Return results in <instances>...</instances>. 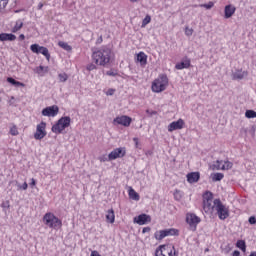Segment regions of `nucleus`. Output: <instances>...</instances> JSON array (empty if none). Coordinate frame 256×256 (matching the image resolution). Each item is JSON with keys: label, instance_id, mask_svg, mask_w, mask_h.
Wrapping results in <instances>:
<instances>
[{"label": "nucleus", "instance_id": "obj_1", "mask_svg": "<svg viewBox=\"0 0 256 256\" xmlns=\"http://www.w3.org/2000/svg\"><path fill=\"white\" fill-rule=\"evenodd\" d=\"M92 59L96 65L105 67L111 61V49L108 47H102L92 53Z\"/></svg>", "mask_w": 256, "mask_h": 256}, {"label": "nucleus", "instance_id": "obj_2", "mask_svg": "<svg viewBox=\"0 0 256 256\" xmlns=\"http://www.w3.org/2000/svg\"><path fill=\"white\" fill-rule=\"evenodd\" d=\"M43 223L46 227H49V229H55V231H59V229L63 227V221L51 212H47L43 216Z\"/></svg>", "mask_w": 256, "mask_h": 256}, {"label": "nucleus", "instance_id": "obj_3", "mask_svg": "<svg viewBox=\"0 0 256 256\" xmlns=\"http://www.w3.org/2000/svg\"><path fill=\"white\" fill-rule=\"evenodd\" d=\"M169 85V78H167V75L161 74L158 78H156L152 82V91L153 93H163L165 89H167Z\"/></svg>", "mask_w": 256, "mask_h": 256}, {"label": "nucleus", "instance_id": "obj_4", "mask_svg": "<svg viewBox=\"0 0 256 256\" xmlns=\"http://www.w3.org/2000/svg\"><path fill=\"white\" fill-rule=\"evenodd\" d=\"M203 209L208 215H213V211L217 209V204H215V200H213V193L206 192L203 195Z\"/></svg>", "mask_w": 256, "mask_h": 256}, {"label": "nucleus", "instance_id": "obj_5", "mask_svg": "<svg viewBox=\"0 0 256 256\" xmlns=\"http://www.w3.org/2000/svg\"><path fill=\"white\" fill-rule=\"evenodd\" d=\"M71 125V117L65 116L60 118L56 124L52 126V133H56L57 135L63 133L67 127Z\"/></svg>", "mask_w": 256, "mask_h": 256}, {"label": "nucleus", "instance_id": "obj_6", "mask_svg": "<svg viewBox=\"0 0 256 256\" xmlns=\"http://www.w3.org/2000/svg\"><path fill=\"white\" fill-rule=\"evenodd\" d=\"M155 256H179V253H177V249H175V246L171 244H166L160 245L156 249Z\"/></svg>", "mask_w": 256, "mask_h": 256}, {"label": "nucleus", "instance_id": "obj_7", "mask_svg": "<svg viewBox=\"0 0 256 256\" xmlns=\"http://www.w3.org/2000/svg\"><path fill=\"white\" fill-rule=\"evenodd\" d=\"M214 205H216L215 211L219 219H221V221H225V219L229 217V208L225 207V205H223V202H221L220 199H215Z\"/></svg>", "mask_w": 256, "mask_h": 256}, {"label": "nucleus", "instance_id": "obj_8", "mask_svg": "<svg viewBox=\"0 0 256 256\" xmlns=\"http://www.w3.org/2000/svg\"><path fill=\"white\" fill-rule=\"evenodd\" d=\"M173 235L177 237L179 235V230L175 228L160 230L155 232L154 237L157 241H163L165 237H171Z\"/></svg>", "mask_w": 256, "mask_h": 256}, {"label": "nucleus", "instance_id": "obj_9", "mask_svg": "<svg viewBox=\"0 0 256 256\" xmlns=\"http://www.w3.org/2000/svg\"><path fill=\"white\" fill-rule=\"evenodd\" d=\"M30 50L32 51V53H36L37 55L39 54L44 55L47 61L51 59V54H49V49H47V47L45 46H39V44H32L30 46Z\"/></svg>", "mask_w": 256, "mask_h": 256}, {"label": "nucleus", "instance_id": "obj_10", "mask_svg": "<svg viewBox=\"0 0 256 256\" xmlns=\"http://www.w3.org/2000/svg\"><path fill=\"white\" fill-rule=\"evenodd\" d=\"M47 127V123L41 122L36 127V132L34 134V139L37 141H41V139H44L47 136V131H45V128Z\"/></svg>", "mask_w": 256, "mask_h": 256}, {"label": "nucleus", "instance_id": "obj_11", "mask_svg": "<svg viewBox=\"0 0 256 256\" xmlns=\"http://www.w3.org/2000/svg\"><path fill=\"white\" fill-rule=\"evenodd\" d=\"M127 150L124 147L116 148L108 155L109 161H115V159H121L125 157Z\"/></svg>", "mask_w": 256, "mask_h": 256}, {"label": "nucleus", "instance_id": "obj_12", "mask_svg": "<svg viewBox=\"0 0 256 256\" xmlns=\"http://www.w3.org/2000/svg\"><path fill=\"white\" fill-rule=\"evenodd\" d=\"M58 114H59V106L57 105H52L42 110V115L44 117H57Z\"/></svg>", "mask_w": 256, "mask_h": 256}, {"label": "nucleus", "instance_id": "obj_13", "mask_svg": "<svg viewBox=\"0 0 256 256\" xmlns=\"http://www.w3.org/2000/svg\"><path fill=\"white\" fill-rule=\"evenodd\" d=\"M131 117L129 116H118L114 119V125H123V127H129L131 125Z\"/></svg>", "mask_w": 256, "mask_h": 256}, {"label": "nucleus", "instance_id": "obj_14", "mask_svg": "<svg viewBox=\"0 0 256 256\" xmlns=\"http://www.w3.org/2000/svg\"><path fill=\"white\" fill-rule=\"evenodd\" d=\"M185 127V121L183 119H178L177 121H174L169 124L168 126V131L172 133V131H177L179 129H183Z\"/></svg>", "mask_w": 256, "mask_h": 256}, {"label": "nucleus", "instance_id": "obj_15", "mask_svg": "<svg viewBox=\"0 0 256 256\" xmlns=\"http://www.w3.org/2000/svg\"><path fill=\"white\" fill-rule=\"evenodd\" d=\"M134 223H137V225H147V223H151V217L147 214H140L134 218Z\"/></svg>", "mask_w": 256, "mask_h": 256}, {"label": "nucleus", "instance_id": "obj_16", "mask_svg": "<svg viewBox=\"0 0 256 256\" xmlns=\"http://www.w3.org/2000/svg\"><path fill=\"white\" fill-rule=\"evenodd\" d=\"M186 222L188 223V225H190V227H197V225L201 223V218H199L195 214H189L186 217Z\"/></svg>", "mask_w": 256, "mask_h": 256}, {"label": "nucleus", "instance_id": "obj_17", "mask_svg": "<svg viewBox=\"0 0 256 256\" xmlns=\"http://www.w3.org/2000/svg\"><path fill=\"white\" fill-rule=\"evenodd\" d=\"M236 10H237V8H235V6H233L231 4L226 5L224 8L225 19H231V17H233V15H235Z\"/></svg>", "mask_w": 256, "mask_h": 256}, {"label": "nucleus", "instance_id": "obj_18", "mask_svg": "<svg viewBox=\"0 0 256 256\" xmlns=\"http://www.w3.org/2000/svg\"><path fill=\"white\" fill-rule=\"evenodd\" d=\"M188 183H197L201 179V174L199 172H190L186 175Z\"/></svg>", "mask_w": 256, "mask_h": 256}, {"label": "nucleus", "instance_id": "obj_19", "mask_svg": "<svg viewBox=\"0 0 256 256\" xmlns=\"http://www.w3.org/2000/svg\"><path fill=\"white\" fill-rule=\"evenodd\" d=\"M191 67V59L186 58L184 61L177 63L175 69H189Z\"/></svg>", "mask_w": 256, "mask_h": 256}, {"label": "nucleus", "instance_id": "obj_20", "mask_svg": "<svg viewBox=\"0 0 256 256\" xmlns=\"http://www.w3.org/2000/svg\"><path fill=\"white\" fill-rule=\"evenodd\" d=\"M247 75H249V73L247 71H243V70H237L233 75H232V79L234 80H241L244 77H247Z\"/></svg>", "mask_w": 256, "mask_h": 256}, {"label": "nucleus", "instance_id": "obj_21", "mask_svg": "<svg viewBox=\"0 0 256 256\" xmlns=\"http://www.w3.org/2000/svg\"><path fill=\"white\" fill-rule=\"evenodd\" d=\"M17 39V36L14 34H7V33H1L0 34V41H15Z\"/></svg>", "mask_w": 256, "mask_h": 256}, {"label": "nucleus", "instance_id": "obj_22", "mask_svg": "<svg viewBox=\"0 0 256 256\" xmlns=\"http://www.w3.org/2000/svg\"><path fill=\"white\" fill-rule=\"evenodd\" d=\"M106 221L107 223H115V211L113 209L107 211Z\"/></svg>", "mask_w": 256, "mask_h": 256}, {"label": "nucleus", "instance_id": "obj_23", "mask_svg": "<svg viewBox=\"0 0 256 256\" xmlns=\"http://www.w3.org/2000/svg\"><path fill=\"white\" fill-rule=\"evenodd\" d=\"M137 61H139L140 65H147V54L140 52L137 55Z\"/></svg>", "mask_w": 256, "mask_h": 256}, {"label": "nucleus", "instance_id": "obj_24", "mask_svg": "<svg viewBox=\"0 0 256 256\" xmlns=\"http://www.w3.org/2000/svg\"><path fill=\"white\" fill-rule=\"evenodd\" d=\"M128 195L129 197L133 200V201H139L140 197H139V193H137L134 189H132L131 187L128 190Z\"/></svg>", "mask_w": 256, "mask_h": 256}, {"label": "nucleus", "instance_id": "obj_25", "mask_svg": "<svg viewBox=\"0 0 256 256\" xmlns=\"http://www.w3.org/2000/svg\"><path fill=\"white\" fill-rule=\"evenodd\" d=\"M213 171H221L223 170V160H217L213 165H212Z\"/></svg>", "mask_w": 256, "mask_h": 256}, {"label": "nucleus", "instance_id": "obj_26", "mask_svg": "<svg viewBox=\"0 0 256 256\" xmlns=\"http://www.w3.org/2000/svg\"><path fill=\"white\" fill-rule=\"evenodd\" d=\"M211 177H212V181L216 182V181H221L225 177V175H223V173L218 172V173L212 174Z\"/></svg>", "mask_w": 256, "mask_h": 256}, {"label": "nucleus", "instance_id": "obj_27", "mask_svg": "<svg viewBox=\"0 0 256 256\" xmlns=\"http://www.w3.org/2000/svg\"><path fill=\"white\" fill-rule=\"evenodd\" d=\"M236 247H238V249H241V251L247 250V245L245 244L244 240H238L236 243Z\"/></svg>", "mask_w": 256, "mask_h": 256}, {"label": "nucleus", "instance_id": "obj_28", "mask_svg": "<svg viewBox=\"0 0 256 256\" xmlns=\"http://www.w3.org/2000/svg\"><path fill=\"white\" fill-rule=\"evenodd\" d=\"M233 163L229 161H223L222 171H228V169H232Z\"/></svg>", "mask_w": 256, "mask_h": 256}, {"label": "nucleus", "instance_id": "obj_29", "mask_svg": "<svg viewBox=\"0 0 256 256\" xmlns=\"http://www.w3.org/2000/svg\"><path fill=\"white\" fill-rule=\"evenodd\" d=\"M22 27H23V22L17 21L15 26L12 29V33H17V31H21Z\"/></svg>", "mask_w": 256, "mask_h": 256}, {"label": "nucleus", "instance_id": "obj_30", "mask_svg": "<svg viewBox=\"0 0 256 256\" xmlns=\"http://www.w3.org/2000/svg\"><path fill=\"white\" fill-rule=\"evenodd\" d=\"M58 45L65 51H71L73 49L70 45H68L66 42H63V41L58 42Z\"/></svg>", "mask_w": 256, "mask_h": 256}, {"label": "nucleus", "instance_id": "obj_31", "mask_svg": "<svg viewBox=\"0 0 256 256\" xmlns=\"http://www.w3.org/2000/svg\"><path fill=\"white\" fill-rule=\"evenodd\" d=\"M245 117H247V119H255L256 112L254 110H247L245 112Z\"/></svg>", "mask_w": 256, "mask_h": 256}, {"label": "nucleus", "instance_id": "obj_32", "mask_svg": "<svg viewBox=\"0 0 256 256\" xmlns=\"http://www.w3.org/2000/svg\"><path fill=\"white\" fill-rule=\"evenodd\" d=\"M58 78L60 83H65L67 79H69V75H67V73H60L58 74Z\"/></svg>", "mask_w": 256, "mask_h": 256}, {"label": "nucleus", "instance_id": "obj_33", "mask_svg": "<svg viewBox=\"0 0 256 256\" xmlns=\"http://www.w3.org/2000/svg\"><path fill=\"white\" fill-rule=\"evenodd\" d=\"M149 23H151V16L146 15L145 18L142 21V25L141 27H147V25H149Z\"/></svg>", "mask_w": 256, "mask_h": 256}, {"label": "nucleus", "instance_id": "obj_34", "mask_svg": "<svg viewBox=\"0 0 256 256\" xmlns=\"http://www.w3.org/2000/svg\"><path fill=\"white\" fill-rule=\"evenodd\" d=\"M200 7H203L204 9H213V7H215V3L210 1L207 4H201Z\"/></svg>", "mask_w": 256, "mask_h": 256}, {"label": "nucleus", "instance_id": "obj_35", "mask_svg": "<svg viewBox=\"0 0 256 256\" xmlns=\"http://www.w3.org/2000/svg\"><path fill=\"white\" fill-rule=\"evenodd\" d=\"M10 134H12L13 136L19 135V130H17V126H12L10 128Z\"/></svg>", "mask_w": 256, "mask_h": 256}, {"label": "nucleus", "instance_id": "obj_36", "mask_svg": "<svg viewBox=\"0 0 256 256\" xmlns=\"http://www.w3.org/2000/svg\"><path fill=\"white\" fill-rule=\"evenodd\" d=\"M9 3V0H0V11L1 9H5Z\"/></svg>", "mask_w": 256, "mask_h": 256}, {"label": "nucleus", "instance_id": "obj_37", "mask_svg": "<svg viewBox=\"0 0 256 256\" xmlns=\"http://www.w3.org/2000/svg\"><path fill=\"white\" fill-rule=\"evenodd\" d=\"M174 198L176 199V201H180L181 200V191L176 190L174 192Z\"/></svg>", "mask_w": 256, "mask_h": 256}, {"label": "nucleus", "instance_id": "obj_38", "mask_svg": "<svg viewBox=\"0 0 256 256\" xmlns=\"http://www.w3.org/2000/svg\"><path fill=\"white\" fill-rule=\"evenodd\" d=\"M185 35H187V37H191V35H193V29H190L188 27L185 28Z\"/></svg>", "mask_w": 256, "mask_h": 256}, {"label": "nucleus", "instance_id": "obj_39", "mask_svg": "<svg viewBox=\"0 0 256 256\" xmlns=\"http://www.w3.org/2000/svg\"><path fill=\"white\" fill-rule=\"evenodd\" d=\"M146 113H147L148 117H153V115H157V111H155V110L147 109Z\"/></svg>", "mask_w": 256, "mask_h": 256}, {"label": "nucleus", "instance_id": "obj_40", "mask_svg": "<svg viewBox=\"0 0 256 256\" xmlns=\"http://www.w3.org/2000/svg\"><path fill=\"white\" fill-rule=\"evenodd\" d=\"M95 69H97V66H95V64H88L87 65V70L88 71H95Z\"/></svg>", "mask_w": 256, "mask_h": 256}, {"label": "nucleus", "instance_id": "obj_41", "mask_svg": "<svg viewBox=\"0 0 256 256\" xmlns=\"http://www.w3.org/2000/svg\"><path fill=\"white\" fill-rule=\"evenodd\" d=\"M7 82L8 83H10L11 85H16V83H17V80H15L14 78H12V77H8L7 78Z\"/></svg>", "mask_w": 256, "mask_h": 256}, {"label": "nucleus", "instance_id": "obj_42", "mask_svg": "<svg viewBox=\"0 0 256 256\" xmlns=\"http://www.w3.org/2000/svg\"><path fill=\"white\" fill-rule=\"evenodd\" d=\"M106 95H108V96L115 95V89H113V88L108 89L106 92Z\"/></svg>", "mask_w": 256, "mask_h": 256}, {"label": "nucleus", "instance_id": "obj_43", "mask_svg": "<svg viewBox=\"0 0 256 256\" xmlns=\"http://www.w3.org/2000/svg\"><path fill=\"white\" fill-rule=\"evenodd\" d=\"M44 70H45V67L39 66L36 68V73H38L40 75V73H43Z\"/></svg>", "mask_w": 256, "mask_h": 256}, {"label": "nucleus", "instance_id": "obj_44", "mask_svg": "<svg viewBox=\"0 0 256 256\" xmlns=\"http://www.w3.org/2000/svg\"><path fill=\"white\" fill-rule=\"evenodd\" d=\"M248 221H249L250 225H255V223H256L255 216H251Z\"/></svg>", "mask_w": 256, "mask_h": 256}, {"label": "nucleus", "instance_id": "obj_45", "mask_svg": "<svg viewBox=\"0 0 256 256\" xmlns=\"http://www.w3.org/2000/svg\"><path fill=\"white\" fill-rule=\"evenodd\" d=\"M99 161H101V163H105V161H109V158H107L105 155L104 156H100L99 157Z\"/></svg>", "mask_w": 256, "mask_h": 256}, {"label": "nucleus", "instance_id": "obj_46", "mask_svg": "<svg viewBox=\"0 0 256 256\" xmlns=\"http://www.w3.org/2000/svg\"><path fill=\"white\" fill-rule=\"evenodd\" d=\"M27 187H29V185L27 184V182H24L20 189H23V191H27Z\"/></svg>", "mask_w": 256, "mask_h": 256}, {"label": "nucleus", "instance_id": "obj_47", "mask_svg": "<svg viewBox=\"0 0 256 256\" xmlns=\"http://www.w3.org/2000/svg\"><path fill=\"white\" fill-rule=\"evenodd\" d=\"M14 87H25V84L19 81H16V84L14 85Z\"/></svg>", "mask_w": 256, "mask_h": 256}, {"label": "nucleus", "instance_id": "obj_48", "mask_svg": "<svg viewBox=\"0 0 256 256\" xmlns=\"http://www.w3.org/2000/svg\"><path fill=\"white\" fill-rule=\"evenodd\" d=\"M1 207H3L4 209H9V201L3 202Z\"/></svg>", "mask_w": 256, "mask_h": 256}, {"label": "nucleus", "instance_id": "obj_49", "mask_svg": "<svg viewBox=\"0 0 256 256\" xmlns=\"http://www.w3.org/2000/svg\"><path fill=\"white\" fill-rule=\"evenodd\" d=\"M151 231V227H144L142 229V233H149Z\"/></svg>", "mask_w": 256, "mask_h": 256}, {"label": "nucleus", "instance_id": "obj_50", "mask_svg": "<svg viewBox=\"0 0 256 256\" xmlns=\"http://www.w3.org/2000/svg\"><path fill=\"white\" fill-rule=\"evenodd\" d=\"M90 256H101V254H99V252L97 250H94L91 252Z\"/></svg>", "mask_w": 256, "mask_h": 256}, {"label": "nucleus", "instance_id": "obj_51", "mask_svg": "<svg viewBox=\"0 0 256 256\" xmlns=\"http://www.w3.org/2000/svg\"><path fill=\"white\" fill-rule=\"evenodd\" d=\"M107 75H109L110 77H115V75H117V73H115L113 71H108Z\"/></svg>", "mask_w": 256, "mask_h": 256}, {"label": "nucleus", "instance_id": "obj_52", "mask_svg": "<svg viewBox=\"0 0 256 256\" xmlns=\"http://www.w3.org/2000/svg\"><path fill=\"white\" fill-rule=\"evenodd\" d=\"M232 256H241V252H239L238 250H235V251L232 253Z\"/></svg>", "mask_w": 256, "mask_h": 256}, {"label": "nucleus", "instance_id": "obj_53", "mask_svg": "<svg viewBox=\"0 0 256 256\" xmlns=\"http://www.w3.org/2000/svg\"><path fill=\"white\" fill-rule=\"evenodd\" d=\"M136 147H139V138H133Z\"/></svg>", "mask_w": 256, "mask_h": 256}, {"label": "nucleus", "instance_id": "obj_54", "mask_svg": "<svg viewBox=\"0 0 256 256\" xmlns=\"http://www.w3.org/2000/svg\"><path fill=\"white\" fill-rule=\"evenodd\" d=\"M36 183H37V182L35 181V178H32V179H31V183H30L31 187L35 186Z\"/></svg>", "mask_w": 256, "mask_h": 256}, {"label": "nucleus", "instance_id": "obj_55", "mask_svg": "<svg viewBox=\"0 0 256 256\" xmlns=\"http://www.w3.org/2000/svg\"><path fill=\"white\" fill-rule=\"evenodd\" d=\"M19 39H20V41H24V39H25V34H20V35H19Z\"/></svg>", "mask_w": 256, "mask_h": 256}, {"label": "nucleus", "instance_id": "obj_56", "mask_svg": "<svg viewBox=\"0 0 256 256\" xmlns=\"http://www.w3.org/2000/svg\"><path fill=\"white\" fill-rule=\"evenodd\" d=\"M41 9H43V3L40 2V3L38 4V10H41Z\"/></svg>", "mask_w": 256, "mask_h": 256}, {"label": "nucleus", "instance_id": "obj_57", "mask_svg": "<svg viewBox=\"0 0 256 256\" xmlns=\"http://www.w3.org/2000/svg\"><path fill=\"white\" fill-rule=\"evenodd\" d=\"M131 3H137L139 0H130Z\"/></svg>", "mask_w": 256, "mask_h": 256}]
</instances>
